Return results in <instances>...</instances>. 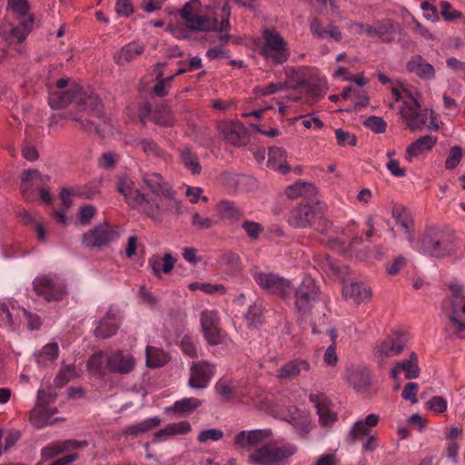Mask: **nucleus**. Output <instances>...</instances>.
<instances>
[{"mask_svg":"<svg viewBox=\"0 0 465 465\" xmlns=\"http://www.w3.org/2000/svg\"><path fill=\"white\" fill-rule=\"evenodd\" d=\"M223 432L218 429L204 430L198 435V441L201 443L206 442L209 440L217 441L223 439Z\"/></svg>","mask_w":465,"mask_h":465,"instance_id":"63","label":"nucleus"},{"mask_svg":"<svg viewBox=\"0 0 465 465\" xmlns=\"http://www.w3.org/2000/svg\"><path fill=\"white\" fill-rule=\"evenodd\" d=\"M272 432L271 430H253L249 431H240L234 438V445L242 449L250 450L257 447L271 438Z\"/></svg>","mask_w":465,"mask_h":465,"instance_id":"19","label":"nucleus"},{"mask_svg":"<svg viewBox=\"0 0 465 465\" xmlns=\"http://www.w3.org/2000/svg\"><path fill=\"white\" fill-rule=\"evenodd\" d=\"M316 211L308 202H302L293 207L288 215V223L293 228L305 229L313 226Z\"/></svg>","mask_w":465,"mask_h":465,"instance_id":"17","label":"nucleus"},{"mask_svg":"<svg viewBox=\"0 0 465 465\" xmlns=\"http://www.w3.org/2000/svg\"><path fill=\"white\" fill-rule=\"evenodd\" d=\"M262 309L258 304H253L249 307L246 314V320L254 326L262 323Z\"/></svg>","mask_w":465,"mask_h":465,"instance_id":"62","label":"nucleus"},{"mask_svg":"<svg viewBox=\"0 0 465 465\" xmlns=\"http://www.w3.org/2000/svg\"><path fill=\"white\" fill-rule=\"evenodd\" d=\"M74 121H76L79 124V126L88 132V133H94L98 136H104V128H102L100 123H94V121H91L90 119L80 116L77 118H74Z\"/></svg>","mask_w":465,"mask_h":465,"instance_id":"52","label":"nucleus"},{"mask_svg":"<svg viewBox=\"0 0 465 465\" xmlns=\"http://www.w3.org/2000/svg\"><path fill=\"white\" fill-rule=\"evenodd\" d=\"M310 401L314 404L320 422L323 426H331L336 420V414L331 410V401L322 392L311 393Z\"/></svg>","mask_w":465,"mask_h":465,"instance_id":"20","label":"nucleus"},{"mask_svg":"<svg viewBox=\"0 0 465 465\" xmlns=\"http://www.w3.org/2000/svg\"><path fill=\"white\" fill-rule=\"evenodd\" d=\"M377 414H369L364 420H359L354 423L349 433L351 442L361 440L365 437L370 436L371 430L379 422Z\"/></svg>","mask_w":465,"mask_h":465,"instance_id":"25","label":"nucleus"},{"mask_svg":"<svg viewBox=\"0 0 465 465\" xmlns=\"http://www.w3.org/2000/svg\"><path fill=\"white\" fill-rule=\"evenodd\" d=\"M134 358L123 351H113L106 357L105 369L111 373L127 374L134 369Z\"/></svg>","mask_w":465,"mask_h":465,"instance_id":"18","label":"nucleus"},{"mask_svg":"<svg viewBox=\"0 0 465 465\" xmlns=\"http://www.w3.org/2000/svg\"><path fill=\"white\" fill-rule=\"evenodd\" d=\"M141 204L138 211L151 217L154 221L161 220L162 214L172 213L180 214L182 213V203L176 198L174 190L170 191V197L166 198L164 194L143 193L139 196Z\"/></svg>","mask_w":465,"mask_h":465,"instance_id":"4","label":"nucleus"},{"mask_svg":"<svg viewBox=\"0 0 465 465\" xmlns=\"http://www.w3.org/2000/svg\"><path fill=\"white\" fill-rule=\"evenodd\" d=\"M169 361L168 355L162 350L153 346L146 347V364L150 368H159Z\"/></svg>","mask_w":465,"mask_h":465,"instance_id":"43","label":"nucleus"},{"mask_svg":"<svg viewBox=\"0 0 465 465\" xmlns=\"http://www.w3.org/2000/svg\"><path fill=\"white\" fill-rule=\"evenodd\" d=\"M107 355L108 353H104L103 351L94 353L87 362V367L94 373L100 375L104 374V370L106 369L104 364H106Z\"/></svg>","mask_w":465,"mask_h":465,"instance_id":"50","label":"nucleus"},{"mask_svg":"<svg viewBox=\"0 0 465 465\" xmlns=\"http://www.w3.org/2000/svg\"><path fill=\"white\" fill-rule=\"evenodd\" d=\"M408 72L415 74L421 79H433L435 77L434 67L420 55H413L406 64Z\"/></svg>","mask_w":465,"mask_h":465,"instance_id":"26","label":"nucleus"},{"mask_svg":"<svg viewBox=\"0 0 465 465\" xmlns=\"http://www.w3.org/2000/svg\"><path fill=\"white\" fill-rule=\"evenodd\" d=\"M348 381L357 391H367L371 384V372L368 369H354L349 372Z\"/></svg>","mask_w":465,"mask_h":465,"instance_id":"32","label":"nucleus"},{"mask_svg":"<svg viewBox=\"0 0 465 465\" xmlns=\"http://www.w3.org/2000/svg\"><path fill=\"white\" fill-rule=\"evenodd\" d=\"M436 143L437 138H434L430 135H424L420 137L407 147L405 156L406 160L411 162L413 157L420 155L424 150H431Z\"/></svg>","mask_w":465,"mask_h":465,"instance_id":"37","label":"nucleus"},{"mask_svg":"<svg viewBox=\"0 0 465 465\" xmlns=\"http://www.w3.org/2000/svg\"><path fill=\"white\" fill-rule=\"evenodd\" d=\"M142 182L151 194H164L166 198L170 197V191H173L172 185L167 183L162 174L158 173H145L142 176Z\"/></svg>","mask_w":465,"mask_h":465,"instance_id":"23","label":"nucleus"},{"mask_svg":"<svg viewBox=\"0 0 465 465\" xmlns=\"http://www.w3.org/2000/svg\"><path fill=\"white\" fill-rule=\"evenodd\" d=\"M7 7L18 21H23L26 17H34L29 13L30 5L27 0H8Z\"/></svg>","mask_w":465,"mask_h":465,"instance_id":"47","label":"nucleus"},{"mask_svg":"<svg viewBox=\"0 0 465 465\" xmlns=\"http://www.w3.org/2000/svg\"><path fill=\"white\" fill-rule=\"evenodd\" d=\"M310 370L311 364L307 360L296 358L283 364L277 371L276 377L280 381H290L299 377L302 372H307Z\"/></svg>","mask_w":465,"mask_h":465,"instance_id":"21","label":"nucleus"},{"mask_svg":"<svg viewBox=\"0 0 465 465\" xmlns=\"http://www.w3.org/2000/svg\"><path fill=\"white\" fill-rule=\"evenodd\" d=\"M297 452L295 444L273 440L253 450L248 456V462L252 465H287Z\"/></svg>","mask_w":465,"mask_h":465,"instance_id":"2","label":"nucleus"},{"mask_svg":"<svg viewBox=\"0 0 465 465\" xmlns=\"http://www.w3.org/2000/svg\"><path fill=\"white\" fill-rule=\"evenodd\" d=\"M145 46L140 42H132L121 48L118 54L114 56L115 62L118 64H124L134 60L144 52Z\"/></svg>","mask_w":465,"mask_h":465,"instance_id":"34","label":"nucleus"},{"mask_svg":"<svg viewBox=\"0 0 465 465\" xmlns=\"http://www.w3.org/2000/svg\"><path fill=\"white\" fill-rule=\"evenodd\" d=\"M116 190L124 197L125 202L132 209L138 210L141 204L139 196H143V193L134 188V183L129 177L119 178L116 183Z\"/></svg>","mask_w":465,"mask_h":465,"instance_id":"22","label":"nucleus"},{"mask_svg":"<svg viewBox=\"0 0 465 465\" xmlns=\"http://www.w3.org/2000/svg\"><path fill=\"white\" fill-rule=\"evenodd\" d=\"M34 22V17H26L23 21H19L18 25L11 29L10 36L15 39L17 43H22L32 31Z\"/></svg>","mask_w":465,"mask_h":465,"instance_id":"44","label":"nucleus"},{"mask_svg":"<svg viewBox=\"0 0 465 465\" xmlns=\"http://www.w3.org/2000/svg\"><path fill=\"white\" fill-rule=\"evenodd\" d=\"M399 26L391 19H383L375 23L374 36L382 42L391 43L398 34Z\"/></svg>","mask_w":465,"mask_h":465,"instance_id":"38","label":"nucleus"},{"mask_svg":"<svg viewBox=\"0 0 465 465\" xmlns=\"http://www.w3.org/2000/svg\"><path fill=\"white\" fill-rule=\"evenodd\" d=\"M215 365L207 361H193L190 368L188 385L193 389L202 390L214 376Z\"/></svg>","mask_w":465,"mask_h":465,"instance_id":"14","label":"nucleus"},{"mask_svg":"<svg viewBox=\"0 0 465 465\" xmlns=\"http://www.w3.org/2000/svg\"><path fill=\"white\" fill-rule=\"evenodd\" d=\"M392 217L396 224L404 232L410 242L414 241V222L409 212L402 206H396L392 210Z\"/></svg>","mask_w":465,"mask_h":465,"instance_id":"29","label":"nucleus"},{"mask_svg":"<svg viewBox=\"0 0 465 465\" xmlns=\"http://www.w3.org/2000/svg\"><path fill=\"white\" fill-rule=\"evenodd\" d=\"M201 326L208 344L218 345L223 342V335L217 312L203 311L201 313Z\"/></svg>","mask_w":465,"mask_h":465,"instance_id":"16","label":"nucleus"},{"mask_svg":"<svg viewBox=\"0 0 465 465\" xmlns=\"http://www.w3.org/2000/svg\"><path fill=\"white\" fill-rule=\"evenodd\" d=\"M310 29L313 36L319 39H325L331 37L336 42L341 41V32L337 26L331 24L327 29L322 27V22L319 18H313L310 24Z\"/></svg>","mask_w":465,"mask_h":465,"instance_id":"35","label":"nucleus"},{"mask_svg":"<svg viewBox=\"0 0 465 465\" xmlns=\"http://www.w3.org/2000/svg\"><path fill=\"white\" fill-rule=\"evenodd\" d=\"M32 288L36 296L48 302L61 301L67 294L64 281L56 274H42L35 277Z\"/></svg>","mask_w":465,"mask_h":465,"instance_id":"6","label":"nucleus"},{"mask_svg":"<svg viewBox=\"0 0 465 465\" xmlns=\"http://www.w3.org/2000/svg\"><path fill=\"white\" fill-rule=\"evenodd\" d=\"M167 427L172 436L186 434L192 430L191 424L186 420L169 423Z\"/></svg>","mask_w":465,"mask_h":465,"instance_id":"64","label":"nucleus"},{"mask_svg":"<svg viewBox=\"0 0 465 465\" xmlns=\"http://www.w3.org/2000/svg\"><path fill=\"white\" fill-rule=\"evenodd\" d=\"M146 155L166 159L167 153L152 139H142L139 142Z\"/></svg>","mask_w":465,"mask_h":465,"instance_id":"49","label":"nucleus"},{"mask_svg":"<svg viewBox=\"0 0 465 465\" xmlns=\"http://www.w3.org/2000/svg\"><path fill=\"white\" fill-rule=\"evenodd\" d=\"M242 227L252 240H257L264 230L261 223L252 221H244Z\"/></svg>","mask_w":465,"mask_h":465,"instance_id":"54","label":"nucleus"},{"mask_svg":"<svg viewBox=\"0 0 465 465\" xmlns=\"http://www.w3.org/2000/svg\"><path fill=\"white\" fill-rule=\"evenodd\" d=\"M445 331L450 339H465V322L460 319L459 312L453 309L445 324Z\"/></svg>","mask_w":465,"mask_h":465,"instance_id":"36","label":"nucleus"},{"mask_svg":"<svg viewBox=\"0 0 465 465\" xmlns=\"http://www.w3.org/2000/svg\"><path fill=\"white\" fill-rule=\"evenodd\" d=\"M189 289L191 291L201 290L205 293H214L220 291H224V287L222 284H211V283H201V282H192L189 284Z\"/></svg>","mask_w":465,"mask_h":465,"instance_id":"61","label":"nucleus"},{"mask_svg":"<svg viewBox=\"0 0 465 465\" xmlns=\"http://www.w3.org/2000/svg\"><path fill=\"white\" fill-rule=\"evenodd\" d=\"M269 166L283 174L291 171V166L287 164V153L282 147L273 146L269 149Z\"/></svg>","mask_w":465,"mask_h":465,"instance_id":"31","label":"nucleus"},{"mask_svg":"<svg viewBox=\"0 0 465 465\" xmlns=\"http://www.w3.org/2000/svg\"><path fill=\"white\" fill-rule=\"evenodd\" d=\"M286 85L282 83H270L266 85L256 86L254 92L260 95H269L284 90Z\"/></svg>","mask_w":465,"mask_h":465,"instance_id":"60","label":"nucleus"},{"mask_svg":"<svg viewBox=\"0 0 465 465\" xmlns=\"http://www.w3.org/2000/svg\"><path fill=\"white\" fill-rule=\"evenodd\" d=\"M293 92L294 94L291 97L292 101H302L309 104L318 102L326 94L322 86L307 80L298 81L293 88Z\"/></svg>","mask_w":465,"mask_h":465,"instance_id":"15","label":"nucleus"},{"mask_svg":"<svg viewBox=\"0 0 465 465\" xmlns=\"http://www.w3.org/2000/svg\"><path fill=\"white\" fill-rule=\"evenodd\" d=\"M215 211L221 219L238 222L243 217V211L236 203L230 200H222L216 206Z\"/></svg>","mask_w":465,"mask_h":465,"instance_id":"33","label":"nucleus"},{"mask_svg":"<svg viewBox=\"0 0 465 465\" xmlns=\"http://www.w3.org/2000/svg\"><path fill=\"white\" fill-rule=\"evenodd\" d=\"M74 102L77 108L82 112H87L89 114L103 121L106 124V120L103 119L104 105L99 97L94 93L80 92L78 88L67 93L55 92L48 97V103L54 109H59L67 106Z\"/></svg>","mask_w":465,"mask_h":465,"instance_id":"1","label":"nucleus"},{"mask_svg":"<svg viewBox=\"0 0 465 465\" xmlns=\"http://www.w3.org/2000/svg\"><path fill=\"white\" fill-rule=\"evenodd\" d=\"M335 135H336L337 143L340 146H345V145L355 146L357 144L358 140H357L356 135L348 131H344V130L339 128L335 131Z\"/></svg>","mask_w":465,"mask_h":465,"instance_id":"55","label":"nucleus"},{"mask_svg":"<svg viewBox=\"0 0 465 465\" xmlns=\"http://www.w3.org/2000/svg\"><path fill=\"white\" fill-rule=\"evenodd\" d=\"M161 422L162 420L159 417H152L125 427L123 430L122 434L126 438H136L142 434H145L153 430V429L157 428L158 426H160Z\"/></svg>","mask_w":465,"mask_h":465,"instance_id":"30","label":"nucleus"},{"mask_svg":"<svg viewBox=\"0 0 465 465\" xmlns=\"http://www.w3.org/2000/svg\"><path fill=\"white\" fill-rule=\"evenodd\" d=\"M441 16L447 22H451L457 19H461L463 14L458 10H451V5L447 1L440 2Z\"/></svg>","mask_w":465,"mask_h":465,"instance_id":"58","label":"nucleus"},{"mask_svg":"<svg viewBox=\"0 0 465 465\" xmlns=\"http://www.w3.org/2000/svg\"><path fill=\"white\" fill-rule=\"evenodd\" d=\"M202 405V401L197 398H184L177 401L172 407L166 409V411H173L179 416L183 417L191 414L195 409Z\"/></svg>","mask_w":465,"mask_h":465,"instance_id":"40","label":"nucleus"},{"mask_svg":"<svg viewBox=\"0 0 465 465\" xmlns=\"http://www.w3.org/2000/svg\"><path fill=\"white\" fill-rule=\"evenodd\" d=\"M119 233L107 223L98 224L83 235V244L88 248H101L115 241Z\"/></svg>","mask_w":465,"mask_h":465,"instance_id":"11","label":"nucleus"},{"mask_svg":"<svg viewBox=\"0 0 465 465\" xmlns=\"http://www.w3.org/2000/svg\"><path fill=\"white\" fill-rule=\"evenodd\" d=\"M407 340L404 335L397 334L385 339L376 349V355L381 358L391 357L400 354L405 345Z\"/></svg>","mask_w":465,"mask_h":465,"instance_id":"24","label":"nucleus"},{"mask_svg":"<svg viewBox=\"0 0 465 465\" xmlns=\"http://www.w3.org/2000/svg\"><path fill=\"white\" fill-rule=\"evenodd\" d=\"M76 376V368L74 364H69L62 368L54 378L56 387L62 388Z\"/></svg>","mask_w":465,"mask_h":465,"instance_id":"51","label":"nucleus"},{"mask_svg":"<svg viewBox=\"0 0 465 465\" xmlns=\"http://www.w3.org/2000/svg\"><path fill=\"white\" fill-rule=\"evenodd\" d=\"M252 275L259 287L270 293L280 295L282 298H286L292 293L291 282L278 274L254 269L252 271Z\"/></svg>","mask_w":465,"mask_h":465,"instance_id":"9","label":"nucleus"},{"mask_svg":"<svg viewBox=\"0 0 465 465\" xmlns=\"http://www.w3.org/2000/svg\"><path fill=\"white\" fill-rule=\"evenodd\" d=\"M398 363L401 371L404 372L406 379L412 380L419 377L420 368L416 353L411 352L409 359L399 361Z\"/></svg>","mask_w":465,"mask_h":465,"instance_id":"45","label":"nucleus"},{"mask_svg":"<svg viewBox=\"0 0 465 465\" xmlns=\"http://www.w3.org/2000/svg\"><path fill=\"white\" fill-rule=\"evenodd\" d=\"M59 348L56 342L45 345L35 355L36 362L40 367L46 366L49 362L54 361L58 357Z\"/></svg>","mask_w":465,"mask_h":465,"instance_id":"42","label":"nucleus"},{"mask_svg":"<svg viewBox=\"0 0 465 465\" xmlns=\"http://www.w3.org/2000/svg\"><path fill=\"white\" fill-rule=\"evenodd\" d=\"M179 346L183 352L191 358L197 357V349L193 338L189 335H184L180 342Z\"/></svg>","mask_w":465,"mask_h":465,"instance_id":"59","label":"nucleus"},{"mask_svg":"<svg viewBox=\"0 0 465 465\" xmlns=\"http://www.w3.org/2000/svg\"><path fill=\"white\" fill-rule=\"evenodd\" d=\"M342 292L345 299L352 300L357 304L368 302L372 296L371 288L361 282L345 284Z\"/></svg>","mask_w":465,"mask_h":465,"instance_id":"27","label":"nucleus"},{"mask_svg":"<svg viewBox=\"0 0 465 465\" xmlns=\"http://www.w3.org/2000/svg\"><path fill=\"white\" fill-rule=\"evenodd\" d=\"M217 128L223 139L233 146H245L250 141L249 132L241 122L222 121Z\"/></svg>","mask_w":465,"mask_h":465,"instance_id":"12","label":"nucleus"},{"mask_svg":"<svg viewBox=\"0 0 465 465\" xmlns=\"http://www.w3.org/2000/svg\"><path fill=\"white\" fill-rule=\"evenodd\" d=\"M151 120L162 127H172L176 123L173 111L166 104L156 105L151 114Z\"/></svg>","mask_w":465,"mask_h":465,"instance_id":"39","label":"nucleus"},{"mask_svg":"<svg viewBox=\"0 0 465 465\" xmlns=\"http://www.w3.org/2000/svg\"><path fill=\"white\" fill-rule=\"evenodd\" d=\"M420 242L424 253L437 258L454 254L458 250L457 237L448 230L429 228Z\"/></svg>","mask_w":465,"mask_h":465,"instance_id":"3","label":"nucleus"},{"mask_svg":"<svg viewBox=\"0 0 465 465\" xmlns=\"http://www.w3.org/2000/svg\"><path fill=\"white\" fill-rule=\"evenodd\" d=\"M119 155L113 152L104 153L98 159L99 167L105 170H112L115 167Z\"/></svg>","mask_w":465,"mask_h":465,"instance_id":"57","label":"nucleus"},{"mask_svg":"<svg viewBox=\"0 0 465 465\" xmlns=\"http://www.w3.org/2000/svg\"><path fill=\"white\" fill-rule=\"evenodd\" d=\"M117 330L118 325L115 322L109 317H105L98 322L94 330V335L100 339H108L115 334Z\"/></svg>","mask_w":465,"mask_h":465,"instance_id":"46","label":"nucleus"},{"mask_svg":"<svg viewBox=\"0 0 465 465\" xmlns=\"http://www.w3.org/2000/svg\"><path fill=\"white\" fill-rule=\"evenodd\" d=\"M29 420L35 429H43L46 426L54 425L57 421H63L64 419H53L48 407L35 405L30 411Z\"/></svg>","mask_w":465,"mask_h":465,"instance_id":"28","label":"nucleus"},{"mask_svg":"<svg viewBox=\"0 0 465 465\" xmlns=\"http://www.w3.org/2000/svg\"><path fill=\"white\" fill-rule=\"evenodd\" d=\"M21 193L25 201H34L35 199L34 191L39 190V196L43 203L49 204L52 196L47 189L40 188L42 184L49 181L47 175H42L37 170H25L21 173Z\"/></svg>","mask_w":465,"mask_h":465,"instance_id":"8","label":"nucleus"},{"mask_svg":"<svg viewBox=\"0 0 465 465\" xmlns=\"http://www.w3.org/2000/svg\"><path fill=\"white\" fill-rule=\"evenodd\" d=\"M262 38L263 44L259 48L261 55L274 64H282L288 60L290 52L280 33L267 28L262 31Z\"/></svg>","mask_w":465,"mask_h":465,"instance_id":"7","label":"nucleus"},{"mask_svg":"<svg viewBox=\"0 0 465 465\" xmlns=\"http://www.w3.org/2000/svg\"><path fill=\"white\" fill-rule=\"evenodd\" d=\"M399 113L411 131L421 129L426 124L427 114L421 112L420 105L411 94L404 100Z\"/></svg>","mask_w":465,"mask_h":465,"instance_id":"13","label":"nucleus"},{"mask_svg":"<svg viewBox=\"0 0 465 465\" xmlns=\"http://www.w3.org/2000/svg\"><path fill=\"white\" fill-rule=\"evenodd\" d=\"M295 307L304 316L312 313L318 306H326V299L322 295L320 287L311 277H305L295 290Z\"/></svg>","mask_w":465,"mask_h":465,"instance_id":"5","label":"nucleus"},{"mask_svg":"<svg viewBox=\"0 0 465 465\" xmlns=\"http://www.w3.org/2000/svg\"><path fill=\"white\" fill-rule=\"evenodd\" d=\"M463 154L464 152L460 146L452 147L450 150L449 155L445 161V168L447 170L455 169L459 165Z\"/></svg>","mask_w":465,"mask_h":465,"instance_id":"53","label":"nucleus"},{"mask_svg":"<svg viewBox=\"0 0 465 465\" xmlns=\"http://www.w3.org/2000/svg\"><path fill=\"white\" fill-rule=\"evenodd\" d=\"M364 125L375 134H383L386 131V122L379 116H370L364 121Z\"/></svg>","mask_w":465,"mask_h":465,"instance_id":"56","label":"nucleus"},{"mask_svg":"<svg viewBox=\"0 0 465 465\" xmlns=\"http://www.w3.org/2000/svg\"><path fill=\"white\" fill-rule=\"evenodd\" d=\"M180 158L184 167L191 172L192 174L197 175L202 172V166L199 162L198 155L189 148L180 150Z\"/></svg>","mask_w":465,"mask_h":465,"instance_id":"41","label":"nucleus"},{"mask_svg":"<svg viewBox=\"0 0 465 465\" xmlns=\"http://www.w3.org/2000/svg\"><path fill=\"white\" fill-rule=\"evenodd\" d=\"M315 187L312 183H296L285 189V194L289 199L305 197L314 193Z\"/></svg>","mask_w":465,"mask_h":465,"instance_id":"48","label":"nucleus"},{"mask_svg":"<svg viewBox=\"0 0 465 465\" xmlns=\"http://www.w3.org/2000/svg\"><path fill=\"white\" fill-rule=\"evenodd\" d=\"M201 9L200 0H191L181 10V18L185 22L187 27L193 31H209L213 28L210 18L202 15Z\"/></svg>","mask_w":465,"mask_h":465,"instance_id":"10","label":"nucleus"}]
</instances>
